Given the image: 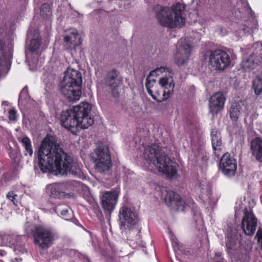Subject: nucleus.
<instances>
[{
	"mask_svg": "<svg viewBox=\"0 0 262 262\" xmlns=\"http://www.w3.org/2000/svg\"><path fill=\"white\" fill-rule=\"evenodd\" d=\"M257 220L252 212L246 210L242 223V229L247 235H253L256 230Z\"/></svg>",
	"mask_w": 262,
	"mask_h": 262,
	"instance_id": "nucleus-14",
	"label": "nucleus"
},
{
	"mask_svg": "<svg viewBox=\"0 0 262 262\" xmlns=\"http://www.w3.org/2000/svg\"><path fill=\"white\" fill-rule=\"evenodd\" d=\"M40 46V38L37 37V38L32 39L29 49L32 52H35L38 50Z\"/></svg>",
	"mask_w": 262,
	"mask_h": 262,
	"instance_id": "nucleus-32",
	"label": "nucleus"
},
{
	"mask_svg": "<svg viewBox=\"0 0 262 262\" xmlns=\"http://www.w3.org/2000/svg\"><path fill=\"white\" fill-rule=\"evenodd\" d=\"M7 198L11 201L15 205H17L18 197L17 194L14 191H9L7 195Z\"/></svg>",
	"mask_w": 262,
	"mask_h": 262,
	"instance_id": "nucleus-34",
	"label": "nucleus"
},
{
	"mask_svg": "<svg viewBox=\"0 0 262 262\" xmlns=\"http://www.w3.org/2000/svg\"><path fill=\"white\" fill-rule=\"evenodd\" d=\"M82 81L81 74L78 71L72 68H68L64 72V76L61 82L72 84L81 87Z\"/></svg>",
	"mask_w": 262,
	"mask_h": 262,
	"instance_id": "nucleus-17",
	"label": "nucleus"
},
{
	"mask_svg": "<svg viewBox=\"0 0 262 262\" xmlns=\"http://www.w3.org/2000/svg\"><path fill=\"white\" fill-rule=\"evenodd\" d=\"M145 86L148 94L157 102H161L167 100L170 96L157 84L156 80L150 79L147 76L146 79Z\"/></svg>",
	"mask_w": 262,
	"mask_h": 262,
	"instance_id": "nucleus-9",
	"label": "nucleus"
},
{
	"mask_svg": "<svg viewBox=\"0 0 262 262\" xmlns=\"http://www.w3.org/2000/svg\"><path fill=\"white\" fill-rule=\"evenodd\" d=\"M92 106L88 102H81L72 109L62 111L60 115L61 125L73 134L77 128L85 129L92 125L93 119L90 116Z\"/></svg>",
	"mask_w": 262,
	"mask_h": 262,
	"instance_id": "nucleus-2",
	"label": "nucleus"
},
{
	"mask_svg": "<svg viewBox=\"0 0 262 262\" xmlns=\"http://www.w3.org/2000/svg\"><path fill=\"white\" fill-rule=\"evenodd\" d=\"M62 190L64 192V195L69 192L77 190L80 187V182L76 181H70L59 183Z\"/></svg>",
	"mask_w": 262,
	"mask_h": 262,
	"instance_id": "nucleus-23",
	"label": "nucleus"
},
{
	"mask_svg": "<svg viewBox=\"0 0 262 262\" xmlns=\"http://www.w3.org/2000/svg\"><path fill=\"white\" fill-rule=\"evenodd\" d=\"M250 148L253 156L258 162L262 163V139L259 137L253 139Z\"/></svg>",
	"mask_w": 262,
	"mask_h": 262,
	"instance_id": "nucleus-21",
	"label": "nucleus"
},
{
	"mask_svg": "<svg viewBox=\"0 0 262 262\" xmlns=\"http://www.w3.org/2000/svg\"><path fill=\"white\" fill-rule=\"evenodd\" d=\"M184 10V5L180 3L171 7H161L159 11H156V17L162 26L170 29L182 27L185 24V18L182 16Z\"/></svg>",
	"mask_w": 262,
	"mask_h": 262,
	"instance_id": "nucleus-4",
	"label": "nucleus"
},
{
	"mask_svg": "<svg viewBox=\"0 0 262 262\" xmlns=\"http://www.w3.org/2000/svg\"><path fill=\"white\" fill-rule=\"evenodd\" d=\"M220 167L222 172L226 176H233L237 168L236 161L230 154L226 152L220 159Z\"/></svg>",
	"mask_w": 262,
	"mask_h": 262,
	"instance_id": "nucleus-12",
	"label": "nucleus"
},
{
	"mask_svg": "<svg viewBox=\"0 0 262 262\" xmlns=\"http://www.w3.org/2000/svg\"><path fill=\"white\" fill-rule=\"evenodd\" d=\"M164 72H168L169 74H170V69L168 68H166L164 67L157 68L155 70L150 71L148 76H149V78L150 79V76H157Z\"/></svg>",
	"mask_w": 262,
	"mask_h": 262,
	"instance_id": "nucleus-31",
	"label": "nucleus"
},
{
	"mask_svg": "<svg viewBox=\"0 0 262 262\" xmlns=\"http://www.w3.org/2000/svg\"><path fill=\"white\" fill-rule=\"evenodd\" d=\"M48 189L50 191V196L53 198L61 199L64 196V192L62 190L59 183L50 185Z\"/></svg>",
	"mask_w": 262,
	"mask_h": 262,
	"instance_id": "nucleus-24",
	"label": "nucleus"
},
{
	"mask_svg": "<svg viewBox=\"0 0 262 262\" xmlns=\"http://www.w3.org/2000/svg\"><path fill=\"white\" fill-rule=\"evenodd\" d=\"M119 217L121 230L130 228L136 225L138 220L137 213L126 206H123L120 209Z\"/></svg>",
	"mask_w": 262,
	"mask_h": 262,
	"instance_id": "nucleus-8",
	"label": "nucleus"
},
{
	"mask_svg": "<svg viewBox=\"0 0 262 262\" xmlns=\"http://www.w3.org/2000/svg\"><path fill=\"white\" fill-rule=\"evenodd\" d=\"M159 84L170 97L173 94L175 84L171 75H166L160 78L159 80Z\"/></svg>",
	"mask_w": 262,
	"mask_h": 262,
	"instance_id": "nucleus-20",
	"label": "nucleus"
},
{
	"mask_svg": "<svg viewBox=\"0 0 262 262\" xmlns=\"http://www.w3.org/2000/svg\"><path fill=\"white\" fill-rule=\"evenodd\" d=\"M123 83V78L119 72L116 70L108 72L105 79V83L111 90L114 97H118L119 95V87Z\"/></svg>",
	"mask_w": 262,
	"mask_h": 262,
	"instance_id": "nucleus-10",
	"label": "nucleus"
},
{
	"mask_svg": "<svg viewBox=\"0 0 262 262\" xmlns=\"http://www.w3.org/2000/svg\"><path fill=\"white\" fill-rule=\"evenodd\" d=\"M254 63L253 60L251 59H245L242 62V66L245 70H250L253 68Z\"/></svg>",
	"mask_w": 262,
	"mask_h": 262,
	"instance_id": "nucleus-33",
	"label": "nucleus"
},
{
	"mask_svg": "<svg viewBox=\"0 0 262 262\" xmlns=\"http://www.w3.org/2000/svg\"><path fill=\"white\" fill-rule=\"evenodd\" d=\"M230 118L232 120L236 121L240 115L239 105L233 102L229 110Z\"/></svg>",
	"mask_w": 262,
	"mask_h": 262,
	"instance_id": "nucleus-28",
	"label": "nucleus"
},
{
	"mask_svg": "<svg viewBox=\"0 0 262 262\" xmlns=\"http://www.w3.org/2000/svg\"><path fill=\"white\" fill-rule=\"evenodd\" d=\"M55 211L57 213H60L66 220H69L68 217L71 209L68 206L64 204L59 205L56 207Z\"/></svg>",
	"mask_w": 262,
	"mask_h": 262,
	"instance_id": "nucleus-29",
	"label": "nucleus"
},
{
	"mask_svg": "<svg viewBox=\"0 0 262 262\" xmlns=\"http://www.w3.org/2000/svg\"><path fill=\"white\" fill-rule=\"evenodd\" d=\"M25 232L27 234H30V233H32L33 234V233L34 232H33V227L31 226L28 224H26L25 225Z\"/></svg>",
	"mask_w": 262,
	"mask_h": 262,
	"instance_id": "nucleus-40",
	"label": "nucleus"
},
{
	"mask_svg": "<svg viewBox=\"0 0 262 262\" xmlns=\"http://www.w3.org/2000/svg\"><path fill=\"white\" fill-rule=\"evenodd\" d=\"M202 197L204 203L209 206H211L215 204V200L212 198L210 194H209L207 197H206L203 195Z\"/></svg>",
	"mask_w": 262,
	"mask_h": 262,
	"instance_id": "nucleus-36",
	"label": "nucleus"
},
{
	"mask_svg": "<svg viewBox=\"0 0 262 262\" xmlns=\"http://www.w3.org/2000/svg\"><path fill=\"white\" fill-rule=\"evenodd\" d=\"M211 137L214 154L219 157L220 155V151L223 148L221 134L216 129H213L211 133Z\"/></svg>",
	"mask_w": 262,
	"mask_h": 262,
	"instance_id": "nucleus-22",
	"label": "nucleus"
},
{
	"mask_svg": "<svg viewBox=\"0 0 262 262\" xmlns=\"http://www.w3.org/2000/svg\"><path fill=\"white\" fill-rule=\"evenodd\" d=\"M33 236L34 243L42 249H47L50 247L54 240V234L49 228L43 226H37Z\"/></svg>",
	"mask_w": 262,
	"mask_h": 262,
	"instance_id": "nucleus-7",
	"label": "nucleus"
},
{
	"mask_svg": "<svg viewBox=\"0 0 262 262\" xmlns=\"http://www.w3.org/2000/svg\"><path fill=\"white\" fill-rule=\"evenodd\" d=\"M143 156L147 162L152 164L159 172L170 177L176 174L177 164L171 160L158 145L152 144L146 147Z\"/></svg>",
	"mask_w": 262,
	"mask_h": 262,
	"instance_id": "nucleus-3",
	"label": "nucleus"
},
{
	"mask_svg": "<svg viewBox=\"0 0 262 262\" xmlns=\"http://www.w3.org/2000/svg\"><path fill=\"white\" fill-rule=\"evenodd\" d=\"M8 238H11V236L8 234H0V246L11 244V242H8Z\"/></svg>",
	"mask_w": 262,
	"mask_h": 262,
	"instance_id": "nucleus-35",
	"label": "nucleus"
},
{
	"mask_svg": "<svg viewBox=\"0 0 262 262\" xmlns=\"http://www.w3.org/2000/svg\"><path fill=\"white\" fill-rule=\"evenodd\" d=\"M236 244L234 241H232L231 238L228 237L226 242V246L229 249H232V247Z\"/></svg>",
	"mask_w": 262,
	"mask_h": 262,
	"instance_id": "nucleus-39",
	"label": "nucleus"
},
{
	"mask_svg": "<svg viewBox=\"0 0 262 262\" xmlns=\"http://www.w3.org/2000/svg\"><path fill=\"white\" fill-rule=\"evenodd\" d=\"M225 98L222 93H216L209 100V111L212 114H216L223 108Z\"/></svg>",
	"mask_w": 262,
	"mask_h": 262,
	"instance_id": "nucleus-16",
	"label": "nucleus"
},
{
	"mask_svg": "<svg viewBox=\"0 0 262 262\" xmlns=\"http://www.w3.org/2000/svg\"><path fill=\"white\" fill-rule=\"evenodd\" d=\"M8 118L10 121H15L17 118L16 111L14 109H11L8 112Z\"/></svg>",
	"mask_w": 262,
	"mask_h": 262,
	"instance_id": "nucleus-37",
	"label": "nucleus"
},
{
	"mask_svg": "<svg viewBox=\"0 0 262 262\" xmlns=\"http://www.w3.org/2000/svg\"><path fill=\"white\" fill-rule=\"evenodd\" d=\"M252 88L256 95L262 92V72L258 74L253 80Z\"/></svg>",
	"mask_w": 262,
	"mask_h": 262,
	"instance_id": "nucleus-25",
	"label": "nucleus"
},
{
	"mask_svg": "<svg viewBox=\"0 0 262 262\" xmlns=\"http://www.w3.org/2000/svg\"><path fill=\"white\" fill-rule=\"evenodd\" d=\"M18 140L24 147L26 152H28L30 156H32L33 154V149L30 139L26 137L23 138H18Z\"/></svg>",
	"mask_w": 262,
	"mask_h": 262,
	"instance_id": "nucleus-27",
	"label": "nucleus"
},
{
	"mask_svg": "<svg viewBox=\"0 0 262 262\" xmlns=\"http://www.w3.org/2000/svg\"><path fill=\"white\" fill-rule=\"evenodd\" d=\"M26 91H27V90H26L25 88H24L23 89V90H22V91L21 92V93H20V94H23L24 92H26Z\"/></svg>",
	"mask_w": 262,
	"mask_h": 262,
	"instance_id": "nucleus-42",
	"label": "nucleus"
},
{
	"mask_svg": "<svg viewBox=\"0 0 262 262\" xmlns=\"http://www.w3.org/2000/svg\"><path fill=\"white\" fill-rule=\"evenodd\" d=\"M40 15L44 19H49L52 16V11L50 6L47 4L41 5Z\"/></svg>",
	"mask_w": 262,
	"mask_h": 262,
	"instance_id": "nucleus-30",
	"label": "nucleus"
},
{
	"mask_svg": "<svg viewBox=\"0 0 262 262\" xmlns=\"http://www.w3.org/2000/svg\"><path fill=\"white\" fill-rule=\"evenodd\" d=\"M12 57V52L9 49L5 48L0 43V64L6 63L8 60H9Z\"/></svg>",
	"mask_w": 262,
	"mask_h": 262,
	"instance_id": "nucleus-26",
	"label": "nucleus"
},
{
	"mask_svg": "<svg viewBox=\"0 0 262 262\" xmlns=\"http://www.w3.org/2000/svg\"><path fill=\"white\" fill-rule=\"evenodd\" d=\"M38 157L39 167L43 172L52 169L56 175L69 173L78 178L83 177L79 164L74 162L72 158L55 143L53 137L44 139L39 148Z\"/></svg>",
	"mask_w": 262,
	"mask_h": 262,
	"instance_id": "nucleus-1",
	"label": "nucleus"
},
{
	"mask_svg": "<svg viewBox=\"0 0 262 262\" xmlns=\"http://www.w3.org/2000/svg\"><path fill=\"white\" fill-rule=\"evenodd\" d=\"M192 50L191 46L185 40H181L179 42L174 60L178 66L184 65L189 59Z\"/></svg>",
	"mask_w": 262,
	"mask_h": 262,
	"instance_id": "nucleus-11",
	"label": "nucleus"
},
{
	"mask_svg": "<svg viewBox=\"0 0 262 262\" xmlns=\"http://www.w3.org/2000/svg\"><path fill=\"white\" fill-rule=\"evenodd\" d=\"M118 198V192L114 191L106 192L102 198V204L104 209L108 211H112L115 207Z\"/></svg>",
	"mask_w": 262,
	"mask_h": 262,
	"instance_id": "nucleus-19",
	"label": "nucleus"
},
{
	"mask_svg": "<svg viewBox=\"0 0 262 262\" xmlns=\"http://www.w3.org/2000/svg\"><path fill=\"white\" fill-rule=\"evenodd\" d=\"M81 42L80 36L76 29L70 30L64 37V46L67 49H74L81 44Z\"/></svg>",
	"mask_w": 262,
	"mask_h": 262,
	"instance_id": "nucleus-18",
	"label": "nucleus"
},
{
	"mask_svg": "<svg viewBox=\"0 0 262 262\" xmlns=\"http://www.w3.org/2000/svg\"><path fill=\"white\" fill-rule=\"evenodd\" d=\"M9 235L11 236V238H8V242L11 241V244L9 245L8 244L7 246H9V247H13L14 250H16V247H17V244H16L14 242V236L13 235H10V234H9Z\"/></svg>",
	"mask_w": 262,
	"mask_h": 262,
	"instance_id": "nucleus-38",
	"label": "nucleus"
},
{
	"mask_svg": "<svg viewBox=\"0 0 262 262\" xmlns=\"http://www.w3.org/2000/svg\"><path fill=\"white\" fill-rule=\"evenodd\" d=\"M176 241H177V239H176ZM172 243H175L176 244H177V245H178L177 242V241H175L174 240V239H172Z\"/></svg>",
	"mask_w": 262,
	"mask_h": 262,
	"instance_id": "nucleus-43",
	"label": "nucleus"
},
{
	"mask_svg": "<svg viewBox=\"0 0 262 262\" xmlns=\"http://www.w3.org/2000/svg\"><path fill=\"white\" fill-rule=\"evenodd\" d=\"M92 159L97 171L103 173L107 171L111 165V155L108 147L101 145L98 146L92 154Z\"/></svg>",
	"mask_w": 262,
	"mask_h": 262,
	"instance_id": "nucleus-6",
	"label": "nucleus"
},
{
	"mask_svg": "<svg viewBox=\"0 0 262 262\" xmlns=\"http://www.w3.org/2000/svg\"><path fill=\"white\" fill-rule=\"evenodd\" d=\"M165 192L164 200L166 205L172 209L183 211L185 203L180 196L172 191L165 190Z\"/></svg>",
	"mask_w": 262,
	"mask_h": 262,
	"instance_id": "nucleus-15",
	"label": "nucleus"
},
{
	"mask_svg": "<svg viewBox=\"0 0 262 262\" xmlns=\"http://www.w3.org/2000/svg\"><path fill=\"white\" fill-rule=\"evenodd\" d=\"M256 236H257L258 237V238H261V236L260 235V231L259 230H258L257 232V233H256Z\"/></svg>",
	"mask_w": 262,
	"mask_h": 262,
	"instance_id": "nucleus-41",
	"label": "nucleus"
},
{
	"mask_svg": "<svg viewBox=\"0 0 262 262\" xmlns=\"http://www.w3.org/2000/svg\"><path fill=\"white\" fill-rule=\"evenodd\" d=\"M60 91L64 97L69 101L78 100L81 96V87L61 82Z\"/></svg>",
	"mask_w": 262,
	"mask_h": 262,
	"instance_id": "nucleus-13",
	"label": "nucleus"
},
{
	"mask_svg": "<svg viewBox=\"0 0 262 262\" xmlns=\"http://www.w3.org/2000/svg\"><path fill=\"white\" fill-rule=\"evenodd\" d=\"M205 59L210 69L223 70L230 64V57L228 54L222 50H215L208 51L206 55Z\"/></svg>",
	"mask_w": 262,
	"mask_h": 262,
	"instance_id": "nucleus-5",
	"label": "nucleus"
}]
</instances>
